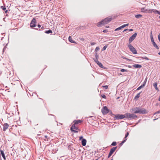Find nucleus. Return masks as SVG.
I'll return each instance as SVG.
<instances>
[{
  "label": "nucleus",
  "mask_w": 160,
  "mask_h": 160,
  "mask_svg": "<svg viewBox=\"0 0 160 160\" xmlns=\"http://www.w3.org/2000/svg\"><path fill=\"white\" fill-rule=\"evenodd\" d=\"M132 112L135 113H139L140 114H144L147 113L146 110L143 108H134L132 109Z\"/></svg>",
  "instance_id": "obj_1"
},
{
  "label": "nucleus",
  "mask_w": 160,
  "mask_h": 160,
  "mask_svg": "<svg viewBox=\"0 0 160 160\" xmlns=\"http://www.w3.org/2000/svg\"><path fill=\"white\" fill-rule=\"evenodd\" d=\"M126 118L129 119H136L137 118V116L133 113H125Z\"/></svg>",
  "instance_id": "obj_2"
},
{
  "label": "nucleus",
  "mask_w": 160,
  "mask_h": 160,
  "mask_svg": "<svg viewBox=\"0 0 160 160\" xmlns=\"http://www.w3.org/2000/svg\"><path fill=\"white\" fill-rule=\"evenodd\" d=\"M112 19V17H109L105 18L102 21L103 23V25H105L108 23Z\"/></svg>",
  "instance_id": "obj_3"
},
{
  "label": "nucleus",
  "mask_w": 160,
  "mask_h": 160,
  "mask_svg": "<svg viewBox=\"0 0 160 160\" xmlns=\"http://www.w3.org/2000/svg\"><path fill=\"white\" fill-rule=\"evenodd\" d=\"M128 47L129 48L130 50L134 54H136L137 53V51L135 48L131 44H129L128 45Z\"/></svg>",
  "instance_id": "obj_4"
},
{
  "label": "nucleus",
  "mask_w": 160,
  "mask_h": 160,
  "mask_svg": "<svg viewBox=\"0 0 160 160\" xmlns=\"http://www.w3.org/2000/svg\"><path fill=\"white\" fill-rule=\"evenodd\" d=\"M37 21L36 19L34 18L32 20L30 24V26L32 28L35 27L36 26Z\"/></svg>",
  "instance_id": "obj_5"
},
{
  "label": "nucleus",
  "mask_w": 160,
  "mask_h": 160,
  "mask_svg": "<svg viewBox=\"0 0 160 160\" xmlns=\"http://www.w3.org/2000/svg\"><path fill=\"white\" fill-rule=\"evenodd\" d=\"M117 147H113L111 149L110 152H109V153L108 157V158H109L112 155L113 153L115 151V150L117 149Z\"/></svg>",
  "instance_id": "obj_6"
},
{
  "label": "nucleus",
  "mask_w": 160,
  "mask_h": 160,
  "mask_svg": "<svg viewBox=\"0 0 160 160\" xmlns=\"http://www.w3.org/2000/svg\"><path fill=\"white\" fill-rule=\"evenodd\" d=\"M109 112V110L108 108L106 106H104L102 109V112L103 114H106Z\"/></svg>",
  "instance_id": "obj_7"
},
{
  "label": "nucleus",
  "mask_w": 160,
  "mask_h": 160,
  "mask_svg": "<svg viewBox=\"0 0 160 160\" xmlns=\"http://www.w3.org/2000/svg\"><path fill=\"white\" fill-rule=\"evenodd\" d=\"M137 34V33H135L130 38L128 41L129 43H130L135 38Z\"/></svg>",
  "instance_id": "obj_8"
},
{
  "label": "nucleus",
  "mask_w": 160,
  "mask_h": 160,
  "mask_svg": "<svg viewBox=\"0 0 160 160\" xmlns=\"http://www.w3.org/2000/svg\"><path fill=\"white\" fill-rule=\"evenodd\" d=\"M73 129H74L76 130H78V128L76 127L75 125V124H73L71 127V128L70 129L72 131L74 132V133H77L78 132V131L77 130H74Z\"/></svg>",
  "instance_id": "obj_9"
},
{
  "label": "nucleus",
  "mask_w": 160,
  "mask_h": 160,
  "mask_svg": "<svg viewBox=\"0 0 160 160\" xmlns=\"http://www.w3.org/2000/svg\"><path fill=\"white\" fill-rule=\"evenodd\" d=\"M125 118H126V116L125 115V114L124 115L118 114V115L116 116V118L117 119H122Z\"/></svg>",
  "instance_id": "obj_10"
},
{
  "label": "nucleus",
  "mask_w": 160,
  "mask_h": 160,
  "mask_svg": "<svg viewBox=\"0 0 160 160\" xmlns=\"http://www.w3.org/2000/svg\"><path fill=\"white\" fill-rule=\"evenodd\" d=\"M94 61L101 68H104V67L103 66L102 63L99 62L98 60L94 59Z\"/></svg>",
  "instance_id": "obj_11"
},
{
  "label": "nucleus",
  "mask_w": 160,
  "mask_h": 160,
  "mask_svg": "<svg viewBox=\"0 0 160 160\" xmlns=\"http://www.w3.org/2000/svg\"><path fill=\"white\" fill-rule=\"evenodd\" d=\"M152 38L151 39V41L153 44V45L154 46V47L156 48L157 49H159L158 47L157 46V45L156 44L155 42L154 41V39L153 38Z\"/></svg>",
  "instance_id": "obj_12"
},
{
  "label": "nucleus",
  "mask_w": 160,
  "mask_h": 160,
  "mask_svg": "<svg viewBox=\"0 0 160 160\" xmlns=\"http://www.w3.org/2000/svg\"><path fill=\"white\" fill-rule=\"evenodd\" d=\"M82 121L80 120H75L73 121V124H78L79 123H80L82 122Z\"/></svg>",
  "instance_id": "obj_13"
},
{
  "label": "nucleus",
  "mask_w": 160,
  "mask_h": 160,
  "mask_svg": "<svg viewBox=\"0 0 160 160\" xmlns=\"http://www.w3.org/2000/svg\"><path fill=\"white\" fill-rule=\"evenodd\" d=\"M9 127V125L7 123H5L4 124L3 127V130L4 131H6L7 129H8V127Z\"/></svg>",
  "instance_id": "obj_14"
},
{
  "label": "nucleus",
  "mask_w": 160,
  "mask_h": 160,
  "mask_svg": "<svg viewBox=\"0 0 160 160\" xmlns=\"http://www.w3.org/2000/svg\"><path fill=\"white\" fill-rule=\"evenodd\" d=\"M87 141L85 139H82V144L83 146H85L86 145Z\"/></svg>",
  "instance_id": "obj_15"
},
{
  "label": "nucleus",
  "mask_w": 160,
  "mask_h": 160,
  "mask_svg": "<svg viewBox=\"0 0 160 160\" xmlns=\"http://www.w3.org/2000/svg\"><path fill=\"white\" fill-rule=\"evenodd\" d=\"M104 25H103L102 21L100 22L97 23V26L99 27H101Z\"/></svg>",
  "instance_id": "obj_16"
},
{
  "label": "nucleus",
  "mask_w": 160,
  "mask_h": 160,
  "mask_svg": "<svg viewBox=\"0 0 160 160\" xmlns=\"http://www.w3.org/2000/svg\"><path fill=\"white\" fill-rule=\"evenodd\" d=\"M133 67L135 68H141L142 67L141 65L140 64H134L133 65Z\"/></svg>",
  "instance_id": "obj_17"
},
{
  "label": "nucleus",
  "mask_w": 160,
  "mask_h": 160,
  "mask_svg": "<svg viewBox=\"0 0 160 160\" xmlns=\"http://www.w3.org/2000/svg\"><path fill=\"white\" fill-rule=\"evenodd\" d=\"M141 93V92H140L137 94V95L135 96L134 98V99L135 100H137L138 98H139L140 96V93Z\"/></svg>",
  "instance_id": "obj_18"
},
{
  "label": "nucleus",
  "mask_w": 160,
  "mask_h": 160,
  "mask_svg": "<svg viewBox=\"0 0 160 160\" xmlns=\"http://www.w3.org/2000/svg\"><path fill=\"white\" fill-rule=\"evenodd\" d=\"M68 39H69V41L72 43H74L75 42V41H74L73 40H72V38L71 37V36H69V37Z\"/></svg>",
  "instance_id": "obj_19"
},
{
  "label": "nucleus",
  "mask_w": 160,
  "mask_h": 160,
  "mask_svg": "<svg viewBox=\"0 0 160 160\" xmlns=\"http://www.w3.org/2000/svg\"><path fill=\"white\" fill-rule=\"evenodd\" d=\"M153 86L154 87L156 90L158 89L157 87V82H155L153 83Z\"/></svg>",
  "instance_id": "obj_20"
},
{
  "label": "nucleus",
  "mask_w": 160,
  "mask_h": 160,
  "mask_svg": "<svg viewBox=\"0 0 160 160\" xmlns=\"http://www.w3.org/2000/svg\"><path fill=\"white\" fill-rule=\"evenodd\" d=\"M95 56L96 58L95 59H94L98 60V58L99 56H98V54L97 52H95Z\"/></svg>",
  "instance_id": "obj_21"
},
{
  "label": "nucleus",
  "mask_w": 160,
  "mask_h": 160,
  "mask_svg": "<svg viewBox=\"0 0 160 160\" xmlns=\"http://www.w3.org/2000/svg\"><path fill=\"white\" fill-rule=\"evenodd\" d=\"M147 78H145V80H144L143 84L142 85L143 87L145 86V85H146V82L147 81Z\"/></svg>",
  "instance_id": "obj_22"
},
{
  "label": "nucleus",
  "mask_w": 160,
  "mask_h": 160,
  "mask_svg": "<svg viewBox=\"0 0 160 160\" xmlns=\"http://www.w3.org/2000/svg\"><path fill=\"white\" fill-rule=\"evenodd\" d=\"M153 12L155 14H158L159 15H160V11H158L157 10H155L153 11Z\"/></svg>",
  "instance_id": "obj_23"
},
{
  "label": "nucleus",
  "mask_w": 160,
  "mask_h": 160,
  "mask_svg": "<svg viewBox=\"0 0 160 160\" xmlns=\"http://www.w3.org/2000/svg\"><path fill=\"white\" fill-rule=\"evenodd\" d=\"M45 32L46 33L49 34V33H52V32L51 30H49L48 31H46Z\"/></svg>",
  "instance_id": "obj_24"
},
{
  "label": "nucleus",
  "mask_w": 160,
  "mask_h": 160,
  "mask_svg": "<svg viewBox=\"0 0 160 160\" xmlns=\"http://www.w3.org/2000/svg\"><path fill=\"white\" fill-rule=\"evenodd\" d=\"M0 152H1V154L2 157H4V156H5V155L4 153V152L3 151H2V150H1Z\"/></svg>",
  "instance_id": "obj_25"
},
{
  "label": "nucleus",
  "mask_w": 160,
  "mask_h": 160,
  "mask_svg": "<svg viewBox=\"0 0 160 160\" xmlns=\"http://www.w3.org/2000/svg\"><path fill=\"white\" fill-rule=\"evenodd\" d=\"M142 15H141V14H137V15H136L135 16V17L137 18H140V17H142Z\"/></svg>",
  "instance_id": "obj_26"
},
{
  "label": "nucleus",
  "mask_w": 160,
  "mask_h": 160,
  "mask_svg": "<svg viewBox=\"0 0 160 160\" xmlns=\"http://www.w3.org/2000/svg\"><path fill=\"white\" fill-rule=\"evenodd\" d=\"M116 145H117L116 142H113L112 143L111 145L110 146H115Z\"/></svg>",
  "instance_id": "obj_27"
},
{
  "label": "nucleus",
  "mask_w": 160,
  "mask_h": 160,
  "mask_svg": "<svg viewBox=\"0 0 160 160\" xmlns=\"http://www.w3.org/2000/svg\"><path fill=\"white\" fill-rule=\"evenodd\" d=\"M123 28L122 27V26L117 28H116L115 30V31H118V30H119L120 29H121L122 28Z\"/></svg>",
  "instance_id": "obj_28"
},
{
  "label": "nucleus",
  "mask_w": 160,
  "mask_h": 160,
  "mask_svg": "<svg viewBox=\"0 0 160 160\" xmlns=\"http://www.w3.org/2000/svg\"><path fill=\"white\" fill-rule=\"evenodd\" d=\"M127 140V139H124L123 141H122V142L120 144V145H122L126 141V140Z\"/></svg>",
  "instance_id": "obj_29"
},
{
  "label": "nucleus",
  "mask_w": 160,
  "mask_h": 160,
  "mask_svg": "<svg viewBox=\"0 0 160 160\" xmlns=\"http://www.w3.org/2000/svg\"><path fill=\"white\" fill-rule=\"evenodd\" d=\"M142 58V59H145L147 60H149V58L147 57H141L140 58Z\"/></svg>",
  "instance_id": "obj_30"
},
{
  "label": "nucleus",
  "mask_w": 160,
  "mask_h": 160,
  "mask_svg": "<svg viewBox=\"0 0 160 160\" xmlns=\"http://www.w3.org/2000/svg\"><path fill=\"white\" fill-rule=\"evenodd\" d=\"M99 48L98 47H97L95 50V52H97L99 50Z\"/></svg>",
  "instance_id": "obj_31"
},
{
  "label": "nucleus",
  "mask_w": 160,
  "mask_h": 160,
  "mask_svg": "<svg viewBox=\"0 0 160 160\" xmlns=\"http://www.w3.org/2000/svg\"><path fill=\"white\" fill-rule=\"evenodd\" d=\"M143 88V87L141 85L137 89V90H139Z\"/></svg>",
  "instance_id": "obj_32"
},
{
  "label": "nucleus",
  "mask_w": 160,
  "mask_h": 160,
  "mask_svg": "<svg viewBox=\"0 0 160 160\" xmlns=\"http://www.w3.org/2000/svg\"><path fill=\"white\" fill-rule=\"evenodd\" d=\"M129 25L128 23L126 24H124L122 26V27L123 28H124L125 27L128 26Z\"/></svg>",
  "instance_id": "obj_33"
},
{
  "label": "nucleus",
  "mask_w": 160,
  "mask_h": 160,
  "mask_svg": "<svg viewBox=\"0 0 160 160\" xmlns=\"http://www.w3.org/2000/svg\"><path fill=\"white\" fill-rule=\"evenodd\" d=\"M121 71L122 72H127V70H126L122 68L121 70Z\"/></svg>",
  "instance_id": "obj_34"
},
{
  "label": "nucleus",
  "mask_w": 160,
  "mask_h": 160,
  "mask_svg": "<svg viewBox=\"0 0 160 160\" xmlns=\"http://www.w3.org/2000/svg\"><path fill=\"white\" fill-rule=\"evenodd\" d=\"M1 8L3 10H5L6 9V8L4 7H3V6H2L1 7Z\"/></svg>",
  "instance_id": "obj_35"
},
{
  "label": "nucleus",
  "mask_w": 160,
  "mask_h": 160,
  "mask_svg": "<svg viewBox=\"0 0 160 160\" xmlns=\"http://www.w3.org/2000/svg\"><path fill=\"white\" fill-rule=\"evenodd\" d=\"M128 135H129V132H127L126 133V135H125V138H124V139H127V138H127V137L128 136Z\"/></svg>",
  "instance_id": "obj_36"
},
{
  "label": "nucleus",
  "mask_w": 160,
  "mask_h": 160,
  "mask_svg": "<svg viewBox=\"0 0 160 160\" xmlns=\"http://www.w3.org/2000/svg\"><path fill=\"white\" fill-rule=\"evenodd\" d=\"M101 96L103 98H105V99H106V96L105 95H104V94H102L101 95Z\"/></svg>",
  "instance_id": "obj_37"
},
{
  "label": "nucleus",
  "mask_w": 160,
  "mask_h": 160,
  "mask_svg": "<svg viewBox=\"0 0 160 160\" xmlns=\"http://www.w3.org/2000/svg\"><path fill=\"white\" fill-rule=\"evenodd\" d=\"M107 45H105V46L103 48H102V51H104V50H105L107 48Z\"/></svg>",
  "instance_id": "obj_38"
},
{
  "label": "nucleus",
  "mask_w": 160,
  "mask_h": 160,
  "mask_svg": "<svg viewBox=\"0 0 160 160\" xmlns=\"http://www.w3.org/2000/svg\"><path fill=\"white\" fill-rule=\"evenodd\" d=\"M103 87H104L105 88V89H107L108 87V86L107 85H106L105 86H102Z\"/></svg>",
  "instance_id": "obj_39"
},
{
  "label": "nucleus",
  "mask_w": 160,
  "mask_h": 160,
  "mask_svg": "<svg viewBox=\"0 0 160 160\" xmlns=\"http://www.w3.org/2000/svg\"><path fill=\"white\" fill-rule=\"evenodd\" d=\"M159 113H160V110L158 111H157V112H155L154 114V115H155V114H159Z\"/></svg>",
  "instance_id": "obj_40"
},
{
  "label": "nucleus",
  "mask_w": 160,
  "mask_h": 160,
  "mask_svg": "<svg viewBox=\"0 0 160 160\" xmlns=\"http://www.w3.org/2000/svg\"><path fill=\"white\" fill-rule=\"evenodd\" d=\"M150 38H151V39H152V38H153V36H152V31H151V32Z\"/></svg>",
  "instance_id": "obj_41"
},
{
  "label": "nucleus",
  "mask_w": 160,
  "mask_h": 160,
  "mask_svg": "<svg viewBox=\"0 0 160 160\" xmlns=\"http://www.w3.org/2000/svg\"><path fill=\"white\" fill-rule=\"evenodd\" d=\"M96 44V43H95L94 42H92L91 43V45L92 46V45L95 44Z\"/></svg>",
  "instance_id": "obj_42"
},
{
  "label": "nucleus",
  "mask_w": 160,
  "mask_h": 160,
  "mask_svg": "<svg viewBox=\"0 0 160 160\" xmlns=\"http://www.w3.org/2000/svg\"><path fill=\"white\" fill-rule=\"evenodd\" d=\"M158 39L159 40V41L160 42V33L158 35Z\"/></svg>",
  "instance_id": "obj_43"
},
{
  "label": "nucleus",
  "mask_w": 160,
  "mask_h": 160,
  "mask_svg": "<svg viewBox=\"0 0 160 160\" xmlns=\"http://www.w3.org/2000/svg\"><path fill=\"white\" fill-rule=\"evenodd\" d=\"M82 139H83L82 136H80L79 137V140H81V139L82 140Z\"/></svg>",
  "instance_id": "obj_44"
},
{
  "label": "nucleus",
  "mask_w": 160,
  "mask_h": 160,
  "mask_svg": "<svg viewBox=\"0 0 160 160\" xmlns=\"http://www.w3.org/2000/svg\"><path fill=\"white\" fill-rule=\"evenodd\" d=\"M127 30H128V29H124L123 32H126V31H127Z\"/></svg>",
  "instance_id": "obj_45"
},
{
  "label": "nucleus",
  "mask_w": 160,
  "mask_h": 160,
  "mask_svg": "<svg viewBox=\"0 0 160 160\" xmlns=\"http://www.w3.org/2000/svg\"><path fill=\"white\" fill-rule=\"evenodd\" d=\"M154 10L153 9H151V10H150L149 11H150V12H153V11H154Z\"/></svg>",
  "instance_id": "obj_46"
},
{
  "label": "nucleus",
  "mask_w": 160,
  "mask_h": 160,
  "mask_svg": "<svg viewBox=\"0 0 160 160\" xmlns=\"http://www.w3.org/2000/svg\"><path fill=\"white\" fill-rule=\"evenodd\" d=\"M41 25H39V24H38V27L39 28H40L41 27Z\"/></svg>",
  "instance_id": "obj_47"
},
{
  "label": "nucleus",
  "mask_w": 160,
  "mask_h": 160,
  "mask_svg": "<svg viewBox=\"0 0 160 160\" xmlns=\"http://www.w3.org/2000/svg\"><path fill=\"white\" fill-rule=\"evenodd\" d=\"M128 30L130 31H133V29H128Z\"/></svg>",
  "instance_id": "obj_48"
},
{
  "label": "nucleus",
  "mask_w": 160,
  "mask_h": 160,
  "mask_svg": "<svg viewBox=\"0 0 160 160\" xmlns=\"http://www.w3.org/2000/svg\"><path fill=\"white\" fill-rule=\"evenodd\" d=\"M4 11H5V13H7V12H8V10H7L6 9V10H4Z\"/></svg>",
  "instance_id": "obj_49"
},
{
  "label": "nucleus",
  "mask_w": 160,
  "mask_h": 160,
  "mask_svg": "<svg viewBox=\"0 0 160 160\" xmlns=\"http://www.w3.org/2000/svg\"><path fill=\"white\" fill-rule=\"evenodd\" d=\"M103 32H107V30H104Z\"/></svg>",
  "instance_id": "obj_50"
},
{
  "label": "nucleus",
  "mask_w": 160,
  "mask_h": 160,
  "mask_svg": "<svg viewBox=\"0 0 160 160\" xmlns=\"http://www.w3.org/2000/svg\"><path fill=\"white\" fill-rule=\"evenodd\" d=\"M3 158V159H4V160H6V157H5V156H4V157H2Z\"/></svg>",
  "instance_id": "obj_51"
},
{
  "label": "nucleus",
  "mask_w": 160,
  "mask_h": 160,
  "mask_svg": "<svg viewBox=\"0 0 160 160\" xmlns=\"http://www.w3.org/2000/svg\"><path fill=\"white\" fill-rule=\"evenodd\" d=\"M158 119V118H156V119H153V120H154V121H155V120H157V119Z\"/></svg>",
  "instance_id": "obj_52"
},
{
  "label": "nucleus",
  "mask_w": 160,
  "mask_h": 160,
  "mask_svg": "<svg viewBox=\"0 0 160 160\" xmlns=\"http://www.w3.org/2000/svg\"><path fill=\"white\" fill-rule=\"evenodd\" d=\"M158 54L159 55H160V52H159L158 53Z\"/></svg>",
  "instance_id": "obj_53"
},
{
  "label": "nucleus",
  "mask_w": 160,
  "mask_h": 160,
  "mask_svg": "<svg viewBox=\"0 0 160 160\" xmlns=\"http://www.w3.org/2000/svg\"><path fill=\"white\" fill-rule=\"evenodd\" d=\"M45 137L46 138H47V136H45Z\"/></svg>",
  "instance_id": "obj_54"
},
{
  "label": "nucleus",
  "mask_w": 160,
  "mask_h": 160,
  "mask_svg": "<svg viewBox=\"0 0 160 160\" xmlns=\"http://www.w3.org/2000/svg\"><path fill=\"white\" fill-rule=\"evenodd\" d=\"M44 28V27H42V28Z\"/></svg>",
  "instance_id": "obj_55"
},
{
  "label": "nucleus",
  "mask_w": 160,
  "mask_h": 160,
  "mask_svg": "<svg viewBox=\"0 0 160 160\" xmlns=\"http://www.w3.org/2000/svg\"><path fill=\"white\" fill-rule=\"evenodd\" d=\"M111 160H113V159L112 158Z\"/></svg>",
  "instance_id": "obj_56"
},
{
  "label": "nucleus",
  "mask_w": 160,
  "mask_h": 160,
  "mask_svg": "<svg viewBox=\"0 0 160 160\" xmlns=\"http://www.w3.org/2000/svg\"><path fill=\"white\" fill-rule=\"evenodd\" d=\"M130 67H131V66H129V67H130Z\"/></svg>",
  "instance_id": "obj_57"
},
{
  "label": "nucleus",
  "mask_w": 160,
  "mask_h": 160,
  "mask_svg": "<svg viewBox=\"0 0 160 160\" xmlns=\"http://www.w3.org/2000/svg\"><path fill=\"white\" fill-rule=\"evenodd\" d=\"M159 18L160 19V16H159Z\"/></svg>",
  "instance_id": "obj_58"
},
{
  "label": "nucleus",
  "mask_w": 160,
  "mask_h": 160,
  "mask_svg": "<svg viewBox=\"0 0 160 160\" xmlns=\"http://www.w3.org/2000/svg\"><path fill=\"white\" fill-rule=\"evenodd\" d=\"M0 160H2L1 159Z\"/></svg>",
  "instance_id": "obj_59"
}]
</instances>
